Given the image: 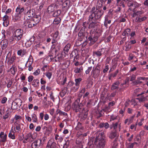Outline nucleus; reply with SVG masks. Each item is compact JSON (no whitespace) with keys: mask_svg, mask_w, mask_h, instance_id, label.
Listing matches in <instances>:
<instances>
[{"mask_svg":"<svg viewBox=\"0 0 148 148\" xmlns=\"http://www.w3.org/2000/svg\"><path fill=\"white\" fill-rule=\"evenodd\" d=\"M23 34V31L21 29H16L13 33V35L9 38V41L11 44L16 42H18L22 38Z\"/></svg>","mask_w":148,"mask_h":148,"instance_id":"f257e3e1","label":"nucleus"},{"mask_svg":"<svg viewBox=\"0 0 148 148\" xmlns=\"http://www.w3.org/2000/svg\"><path fill=\"white\" fill-rule=\"evenodd\" d=\"M35 14L34 10L33 9H31L30 8L29 9V7H27L25 8V11L23 12V14L25 15L24 17V20H26L27 19V17L30 18L33 17Z\"/></svg>","mask_w":148,"mask_h":148,"instance_id":"f03ea898","label":"nucleus"},{"mask_svg":"<svg viewBox=\"0 0 148 148\" xmlns=\"http://www.w3.org/2000/svg\"><path fill=\"white\" fill-rule=\"evenodd\" d=\"M101 65L97 64L96 66L93 68L91 72V74L94 77H97L99 75L101 69Z\"/></svg>","mask_w":148,"mask_h":148,"instance_id":"7ed1b4c3","label":"nucleus"},{"mask_svg":"<svg viewBox=\"0 0 148 148\" xmlns=\"http://www.w3.org/2000/svg\"><path fill=\"white\" fill-rule=\"evenodd\" d=\"M145 93V92H143L140 94L137 95L138 98H136V99L138 100L140 103L143 102L148 100V96H145L143 95Z\"/></svg>","mask_w":148,"mask_h":148,"instance_id":"20e7f679","label":"nucleus"},{"mask_svg":"<svg viewBox=\"0 0 148 148\" xmlns=\"http://www.w3.org/2000/svg\"><path fill=\"white\" fill-rule=\"evenodd\" d=\"M59 32L58 31H56L54 33L52 34L51 36L52 37V43H55L56 44H58L57 41L60 39V37L59 36Z\"/></svg>","mask_w":148,"mask_h":148,"instance_id":"39448f33","label":"nucleus"},{"mask_svg":"<svg viewBox=\"0 0 148 148\" xmlns=\"http://www.w3.org/2000/svg\"><path fill=\"white\" fill-rule=\"evenodd\" d=\"M95 7H93L92 9V13L89 16V20L90 22L92 21V20L94 19V18L95 19H97L100 17L101 16V15L98 16V15L96 14L94 12V11L95 10Z\"/></svg>","mask_w":148,"mask_h":148,"instance_id":"423d86ee","label":"nucleus"},{"mask_svg":"<svg viewBox=\"0 0 148 148\" xmlns=\"http://www.w3.org/2000/svg\"><path fill=\"white\" fill-rule=\"evenodd\" d=\"M95 143L98 147L101 148L102 146V133H100L97 137Z\"/></svg>","mask_w":148,"mask_h":148,"instance_id":"0eeeda50","label":"nucleus"},{"mask_svg":"<svg viewBox=\"0 0 148 148\" xmlns=\"http://www.w3.org/2000/svg\"><path fill=\"white\" fill-rule=\"evenodd\" d=\"M27 24L29 28H32L36 25L32 19H27L26 20H24V25L26 26Z\"/></svg>","mask_w":148,"mask_h":148,"instance_id":"6e6552de","label":"nucleus"},{"mask_svg":"<svg viewBox=\"0 0 148 148\" xmlns=\"http://www.w3.org/2000/svg\"><path fill=\"white\" fill-rule=\"evenodd\" d=\"M82 80V79L80 78L75 79V86L72 88V90L74 91H76L79 89L80 82Z\"/></svg>","mask_w":148,"mask_h":148,"instance_id":"1a4fd4ad","label":"nucleus"},{"mask_svg":"<svg viewBox=\"0 0 148 148\" xmlns=\"http://www.w3.org/2000/svg\"><path fill=\"white\" fill-rule=\"evenodd\" d=\"M42 140L41 139H37L34 141L31 145L32 148H39Z\"/></svg>","mask_w":148,"mask_h":148,"instance_id":"9d476101","label":"nucleus"},{"mask_svg":"<svg viewBox=\"0 0 148 148\" xmlns=\"http://www.w3.org/2000/svg\"><path fill=\"white\" fill-rule=\"evenodd\" d=\"M11 55V53H9L6 57V59H8V62L10 64H11L13 63L14 60H16V57L14 55H13L11 58L10 57Z\"/></svg>","mask_w":148,"mask_h":148,"instance_id":"9b49d317","label":"nucleus"},{"mask_svg":"<svg viewBox=\"0 0 148 148\" xmlns=\"http://www.w3.org/2000/svg\"><path fill=\"white\" fill-rule=\"evenodd\" d=\"M7 140V135L2 132L0 133V142L4 143Z\"/></svg>","mask_w":148,"mask_h":148,"instance_id":"f8f14e48","label":"nucleus"},{"mask_svg":"<svg viewBox=\"0 0 148 148\" xmlns=\"http://www.w3.org/2000/svg\"><path fill=\"white\" fill-rule=\"evenodd\" d=\"M71 45L69 43H68L64 47L62 52V55L64 54V57L66 56V55L68 54L69 49L70 48Z\"/></svg>","mask_w":148,"mask_h":148,"instance_id":"ddd939ff","label":"nucleus"},{"mask_svg":"<svg viewBox=\"0 0 148 148\" xmlns=\"http://www.w3.org/2000/svg\"><path fill=\"white\" fill-rule=\"evenodd\" d=\"M25 8L23 7L18 5L16 9V12L22 16V13L25 11Z\"/></svg>","mask_w":148,"mask_h":148,"instance_id":"4468645a","label":"nucleus"},{"mask_svg":"<svg viewBox=\"0 0 148 148\" xmlns=\"http://www.w3.org/2000/svg\"><path fill=\"white\" fill-rule=\"evenodd\" d=\"M82 108V104L80 103L78 105L74 104L73 106V110L76 112H78Z\"/></svg>","mask_w":148,"mask_h":148,"instance_id":"2eb2a0df","label":"nucleus"},{"mask_svg":"<svg viewBox=\"0 0 148 148\" xmlns=\"http://www.w3.org/2000/svg\"><path fill=\"white\" fill-rule=\"evenodd\" d=\"M1 43L2 49H4L6 48L8 45V41L6 40H2L1 42Z\"/></svg>","mask_w":148,"mask_h":148,"instance_id":"dca6fc26","label":"nucleus"},{"mask_svg":"<svg viewBox=\"0 0 148 148\" xmlns=\"http://www.w3.org/2000/svg\"><path fill=\"white\" fill-rule=\"evenodd\" d=\"M22 16L16 12L14 15L12 17V20L15 22L18 21L20 19Z\"/></svg>","mask_w":148,"mask_h":148,"instance_id":"f3484780","label":"nucleus"},{"mask_svg":"<svg viewBox=\"0 0 148 148\" xmlns=\"http://www.w3.org/2000/svg\"><path fill=\"white\" fill-rule=\"evenodd\" d=\"M56 6L54 4H52L49 6L47 9V12L49 13H51L54 12L55 10Z\"/></svg>","mask_w":148,"mask_h":148,"instance_id":"a211bd4d","label":"nucleus"},{"mask_svg":"<svg viewBox=\"0 0 148 148\" xmlns=\"http://www.w3.org/2000/svg\"><path fill=\"white\" fill-rule=\"evenodd\" d=\"M83 68L82 66L79 68L76 67L75 68L74 71L76 73H79L80 75L82 74L83 72Z\"/></svg>","mask_w":148,"mask_h":148,"instance_id":"6ab92c4d","label":"nucleus"},{"mask_svg":"<svg viewBox=\"0 0 148 148\" xmlns=\"http://www.w3.org/2000/svg\"><path fill=\"white\" fill-rule=\"evenodd\" d=\"M40 84L39 81L38 79H34L32 82V85L34 87L38 88Z\"/></svg>","mask_w":148,"mask_h":148,"instance_id":"aec40b11","label":"nucleus"},{"mask_svg":"<svg viewBox=\"0 0 148 148\" xmlns=\"http://www.w3.org/2000/svg\"><path fill=\"white\" fill-rule=\"evenodd\" d=\"M103 133L102 132V133ZM108 140L107 138L102 134V148L106 147Z\"/></svg>","mask_w":148,"mask_h":148,"instance_id":"412c9836","label":"nucleus"},{"mask_svg":"<svg viewBox=\"0 0 148 148\" xmlns=\"http://www.w3.org/2000/svg\"><path fill=\"white\" fill-rule=\"evenodd\" d=\"M35 25L39 23L40 20V17L39 15H36L32 19Z\"/></svg>","mask_w":148,"mask_h":148,"instance_id":"4be33fe9","label":"nucleus"},{"mask_svg":"<svg viewBox=\"0 0 148 148\" xmlns=\"http://www.w3.org/2000/svg\"><path fill=\"white\" fill-rule=\"evenodd\" d=\"M25 138L28 140V141L29 142H32L34 140V138L31 133L27 134L25 135Z\"/></svg>","mask_w":148,"mask_h":148,"instance_id":"5701e85b","label":"nucleus"},{"mask_svg":"<svg viewBox=\"0 0 148 148\" xmlns=\"http://www.w3.org/2000/svg\"><path fill=\"white\" fill-rule=\"evenodd\" d=\"M131 29L129 28L125 29L122 34V35L124 36H127L129 37L130 35L129 33L131 32Z\"/></svg>","mask_w":148,"mask_h":148,"instance_id":"b1692460","label":"nucleus"},{"mask_svg":"<svg viewBox=\"0 0 148 148\" xmlns=\"http://www.w3.org/2000/svg\"><path fill=\"white\" fill-rule=\"evenodd\" d=\"M147 18L145 16L143 17H137L135 19V21L136 22H141L145 20Z\"/></svg>","mask_w":148,"mask_h":148,"instance_id":"393cba45","label":"nucleus"},{"mask_svg":"<svg viewBox=\"0 0 148 148\" xmlns=\"http://www.w3.org/2000/svg\"><path fill=\"white\" fill-rule=\"evenodd\" d=\"M17 53L18 55L23 57L27 53V52L25 49H21L18 51Z\"/></svg>","mask_w":148,"mask_h":148,"instance_id":"a878e982","label":"nucleus"},{"mask_svg":"<svg viewBox=\"0 0 148 148\" xmlns=\"http://www.w3.org/2000/svg\"><path fill=\"white\" fill-rule=\"evenodd\" d=\"M14 127L16 129L17 132L19 133L21 129V125L17 121H16L14 123Z\"/></svg>","mask_w":148,"mask_h":148,"instance_id":"bb28decb","label":"nucleus"},{"mask_svg":"<svg viewBox=\"0 0 148 148\" xmlns=\"http://www.w3.org/2000/svg\"><path fill=\"white\" fill-rule=\"evenodd\" d=\"M119 84V81H117L115 82L112 86L111 89L113 90L118 88V86Z\"/></svg>","mask_w":148,"mask_h":148,"instance_id":"cd10ccee","label":"nucleus"},{"mask_svg":"<svg viewBox=\"0 0 148 148\" xmlns=\"http://www.w3.org/2000/svg\"><path fill=\"white\" fill-rule=\"evenodd\" d=\"M77 51L76 50H73L70 55V58H74L75 59L77 55Z\"/></svg>","mask_w":148,"mask_h":148,"instance_id":"c85d7f7f","label":"nucleus"},{"mask_svg":"<svg viewBox=\"0 0 148 148\" xmlns=\"http://www.w3.org/2000/svg\"><path fill=\"white\" fill-rule=\"evenodd\" d=\"M56 147L55 144L52 143L51 141H49L46 146V148H55Z\"/></svg>","mask_w":148,"mask_h":148,"instance_id":"c756f323","label":"nucleus"},{"mask_svg":"<svg viewBox=\"0 0 148 148\" xmlns=\"http://www.w3.org/2000/svg\"><path fill=\"white\" fill-rule=\"evenodd\" d=\"M88 39L90 41V42L92 44L95 43L97 40V37H94L92 38V37H90L88 38Z\"/></svg>","mask_w":148,"mask_h":148,"instance_id":"7c9ffc66","label":"nucleus"},{"mask_svg":"<svg viewBox=\"0 0 148 148\" xmlns=\"http://www.w3.org/2000/svg\"><path fill=\"white\" fill-rule=\"evenodd\" d=\"M119 72V70H116L115 72L113 73H111L110 75L109 79H111V78L114 77L116 76L117 74Z\"/></svg>","mask_w":148,"mask_h":148,"instance_id":"2f4dec72","label":"nucleus"},{"mask_svg":"<svg viewBox=\"0 0 148 148\" xmlns=\"http://www.w3.org/2000/svg\"><path fill=\"white\" fill-rule=\"evenodd\" d=\"M31 117L33 123H36L37 122L38 119L36 114H32L31 115Z\"/></svg>","mask_w":148,"mask_h":148,"instance_id":"473e14b6","label":"nucleus"},{"mask_svg":"<svg viewBox=\"0 0 148 148\" xmlns=\"http://www.w3.org/2000/svg\"><path fill=\"white\" fill-rule=\"evenodd\" d=\"M10 70L11 73L14 75L16 71V68L15 66H13L10 68Z\"/></svg>","mask_w":148,"mask_h":148,"instance_id":"72a5a7b5","label":"nucleus"},{"mask_svg":"<svg viewBox=\"0 0 148 148\" xmlns=\"http://www.w3.org/2000/svg\"><path fill=\"white\" fill-rule=\"evenodd\" d=\"M18 104L16 102H13L12 103L11 108L13 110H16L18 108Z\"/></svg>","mask_w":148,"mask_h":148,"instance_id":"f704fd0d","label":"nucleus"},{"mask_svg":"<svg viewBox=\"0 0 148 148\" xmlns=\"http://www.w3.org/2000/svg\"><path fill=\"white\" fill-rule=\"evenodd\" d=\"M141 138L140 134H137L136 137L134 139L135 141H136L139 143H140L141 141Z\"/></svg>","mask_w":148,"mask_h":148,"instance_id":"c9c22d12","label":"nucleus"},{"mask_svg":"<svg viewBox=\"0 0 148 148\" xmlns=\"http://www.w3.org/2000/svg\"><path fill=\"white\" fill-rule=\"evenodd\" d=\"M142 83V82L140 81L139 80H137L133 81L132 84L133 86H136L138 84H141Z\"/></svg>","mask_w":148,"mask_h":148,"instance_id":"e433bc0d","label":"nucleus"},{"mask_svg":"<svg viewBox=\"0 0 148 148\" xmlns=\"http://www.w3.org/2000/svg\"><path fill=\"white\" fill-rule=\"evenodd\" d=\"M67 91V88H64L60 92V95L62 97H63L66 94Z\"/></svg>","mask_w":148,"mask_h":148,"instance_id":"4c0bfd02","label":"nucleus"},{"mask_svg":"<svg viewBox=\"0 0 148 148\" xmlns=\"http://www.w3.org/2000/svg\"><path fill=\"white\" fill-rule=\"evenodd\" d=\"M61 12L60 10H58L53 13V15L55 17L61 14Z\"/></svg>","mask_w":148,"mask_h":148,"instance_id":"58836bf2","label":"nucleus"},{"mask_svg":"<svg viewBox=\"0 0 148 148\" xmlns=\"http://www.w3.org/2000/svg\"><path fill=\"white\" fill-rule=\"evenodd\" d=\"M8 136L9 137L12 139H15V136L14 134H12L11 131H10L8 134Z\"/></svg>","mask_w":148,"mask_h":148,"instance_id":"ea45409f","label":"nucleus"},{"mask_svg":"<svg viewBox=\"0 0 148 148\" xmlns=\"http://www.w3.org/2000/svg\"><path fill=\"white\" fill-rule=\"evenodd\" d=\"M130 81L129 77H127L125 79L124 81L121 84V85H129V83Z\"/></svg>","mask_w":148,"mask_h":148,"instance_id":"a19ab883","label":"nucleus"},{"mask_svg":"<svg viewBox=\"0 0 148 148\" xmlns=\"http://www.w3.org/2000/svg\"><path fill=\"white\" fill-rule=\"evenodd\" d=\"M102 49H99L97 51L94 52V53L96 54L98 57H100L101 55Z\"/></svg>","mask_w":148,"mask_h":148,"instance_id":"79ce46f5","label":"nucleus"},{"mask_svg":"<svg viewBox=\"0 0 148 148\" xmlns=\"http://www.w3.org/2000/svg\"><path fill=\"white\" fill-rule=\"evenodd\" d=\"M125 51H129L131 49L132 46L130 44L128 43V44L125 46Z\"/></svg>","mask_w":148,"mask_h":148,"instance_id":"37998d69","label":"nucleus"},{"mask_svg":"<svg viewBox=\"0 0 148 148\" xmlns=\"http://www.w3.org/2000/svg\"><path fill=\"white\" fill-rule=\"evenodd\" d=\"M61 21V19L60 18H56L54 21L53 23L55 24H58Z\"/></svg>","mask_w":148,"mask_h":148,"instance_id":"c03bdc74","label":"nucleus"},{"mask_svg":"<svg viewBox=\"0 0 148 148\" xmlns=\"http://www.w3.org/2000/svg\"><path fill=\"white\" fill-rule=\"evenodd\" d=\"M46 75L48 79H50L51 78L52 75V73L49 72H47L46 73Z\"/></svg>","mask_w":148,"mask_h":148,"instance_id":"a18cd8bd","label":"nucleus"},{"mask_svg":"<svg viewBox=\"0 0 148 148\" xmlns=\"http://www.w3.org/2000/svg\"><path fill=\"white\" fill-rule=\"evenodd\" d=\"M49 97L50 99L52 100L53 102H54L55 101V99L54 95H53V92H50L49 94Z\"/></svg>","mask_w":148,"mask_h":148,"instance_id":"49530a36","label":"nucleus"},{"mask_svg":"<svg viewBox=\"0 0 148 148\" xmlns=\"http://www.w3.org/2000/svg\"><path fill=\"white\" fill-rule=\"evenodd\" d=\"M116 136V131H114L112 132L110 134V138L112 139H113Z\"/></svg>","mask_w":148,"mask_h":148,"instance_id":"de8ad7c7","label":"nucleus"},{"mask_svg":"<svg viewBox=\"0 0 148 148\" xmlns=\"http://www.w3.org/2000/svg\"><path fill=\"white\" fill-rule=\"evenodd\" d=\"M33 62V60L32 58V56H30L29 59L27 61L28 62H29V64H32Z\"/></svg>","mask_w":148,"mask_h":148,"instance_id":"09e8293b","label":"nucleus"},{"mask_svg":"<svg viewBox=\"0 0 148 148\" xmlns=\"http://www.w3.org/2000/svg\"><path fill=\"white\" fill-rule=\"evenodd\" d=\"M64 54L63 53V55H62V53L60 55V56H58L57 57L58 60L59 61H60L62 59H63V58L64 57Z\"/></svg>","mask_w":148,"mask_h":148,"instance_id":"8fccbe9b","label":"nucleus"},{"mask_svg":"<svg viewBox=\"0 0 148 148\" xmlns=\"http://www.w3.org/2000/svg\"><path fill=\"white\" fill-rule=\"evenodd\" d=\"M139 4L137 3V2H134L133 3V7H134V8L133 9V11L134 12V10L135 8H137L140 6Z\"/></svg>","mask_w":148,"mask_h":148,"instance_id":"3c124183","label":"nucleus"},{"mask_svg":"<svg viewBox=\"0 0 148 148\" xmlns=\"http://www.w3.org/2000/svg\"><path fill=\"white\" fill-rule=\"evenodd\" d=\"M109 127V124L108 123H102V128L104 127L105 129H107Z\"/></svg>","mask_w":148,"mask_h":148,"instance_id":"603ef678","label":"nucleus"},{"mask_svg":"<svg viewBox=\"0 0 148 148\" xmlns=\"http://www.w3.org/2000/svg\"><path fill=\"white\" fill-rule=\"evenodd\" d=\"M52 44V45L51 46V49L52 50H53L54 49H56L57 48V45H58V43L57 44H56L55 43H53Z\"/></svg>","mask_w":148,"mask_h":148,"instance_id":"864d4df0","label":"nucleus"},{"mask_svg":"<svg viewBox=\"0 0 148 148\" xmlns=\"http://www.w3.org/2000/svg\"><path fill=\"white\" fill-rule=\"evenodd\" d=\"M40 71L39 69H38L35 71L33 73V74L36 76L38 75L40 73Z\"/></svg>","mask_w":148,"mask_h":148,"instance_id":"5fc2aeb1","label":"nucleus"},{"mask_svg":"<svg viewBox=\"0 0 148 148\" xmlns=\"http://www.w3.org/2000/svg\"><path fill=\"white\" fill-rule=\"evenodd\" d=\"M92 69V66L88 67L85 73L86 74H88L91 71Z\"/></svg>","mask_w":148,"mask_h":148,"instance_id":"6e6d98bb","label":"nucleus"},{"mask_svg":"<svg viewBox=\"0 0 148 148\" xmlns=\"http://www.w3.org/2000/svg\"><path fill=\"white\" fill-rule=\"evenodd\" d=\"M17 102L16 103H18V106L20 107L22 105V101L20 99H18L17 100Z\"/></svg>","mask_w":148,"mask_h":148,"instance_id":"4d7b16f0","label":"nucleus"},{"mask_svg":"<svg viewBox=\"0 0 148 148\" xmlns=\"http://www.w3.org/2000/svg\"><path fill=\"white\" fill-rule=\"evenodd\" d=\"M9 22L8 20L6 21H3V25L5 27H7V26H8V25H9Z\"/></svg>","mask_w":148,"mask_h":148,"instance_id":"13d9d810","label":"nucleus"},{"mask_svg":"<svg viewBox=\"0 0 148 148\" xmlns=\"http://www.w3.org/2000/svg\"><path fill=\"white\" fill-rule=\"evenodd\" d=\"M7 98L5 97H3L1 101V103L2 104H4L7 101Z\"/></svg>","mask_w":148,"mask_h":148,"instance_id":"bf43d9fd","label":"nucleus"},{"mask_svg":"<svg viewBox=\"0 0 148 148\" xmlns=\"http://www.w3.org/2000/svg\"><path fill=\"white\" fill-rule=\"evenodd\" d=\"M22 118V116L20 115H16L14 118V119L16 121L20 120Z\"/></svg>","mask_w":148,"mask_h":148,"instance_id":"052dcab7","label":"nucleus"},{"mask_svg":"<svg viewBox=\"0 0 148 148\" xmlns=\"http://www.w3.org/2000/svg\"><path fill=\"white\" fill-rule=\"evenodd\" d=\"M130 81H132L135 80L136 78V76L134 75H133L132 76H130Z\"/></svg>","mask_w":148,"mask_h":148,"instance_id":"680f3d73","label":"nucleus"},{"mask_svg":"<svg viewBox=\"0 0 148 148\" xmlns=\"http://www.w3.org/2000/svg\"><path fill=\"white\" fill-rule=\"evenodd\" d=\"M22 85L23 86V88L21 90H23L24 92H27L28 90V89L27 88L24 86H25L24 85L22 84Z\"/></svg>","mask_w":148,"mask_h":148,"instance_id":"e2e57ef3","label":"nucleus"},{"mask_svg":"<svg viewBox=\"0 0 148 148\" xmlns=\"http://www.w3.org/2000/svg\"><path fill=\"white\" fill-rule=\"evenodd\" d=\"M134 57L136 58L135 56H133L132 54H130L129 56L128 60L129 61L133 59Z\"/></svg>","mask_w":148,"mask_h":148,"instance_id":"0e129e2a","label":"nucleus"},{"mask_svg":"<svg viewBox=\"0 0 148 148\" xmlns=\"http://www.w3.org/2000/svg\"><path fill=\"white\" fill-rule=\"evenodd\" d=\"M28 81L29 82H31L34 79V77L32 75H30L28 77Z\"/></svg>","mask_w":148,"mask_h":148,"instance_id":"69168bd1","label":"nucleus"},{"mask_svg":"<svg viewBox=\"0 0 148 148\" xmlns=\"http://www.w3.org/2000/svg\"><path fill=\"white\" fill-rule=\"evenodd\" d=\"M127 38V37L126 36L124 37L120 41V45L123 44L124 42L126 40Z\"/></svg>","mask_w":148,"mask_h":148,"instance_id":"338daca9","label":"nucleus"},{"mask_svg":"<svg viewBox=\"0 0 148 148\" xmlns=\"http://www.w3.org/2000/svg\"><path fill=\"white\" fill-rule=\"evenodd\" d=\"M7 6L4 5L2 6V12H5L6 10L7 9Z\"/></svg>","mask_w":148,"mask_h":148,"instance_id":"774afa93","label":"nucleus"}]
</instances>
